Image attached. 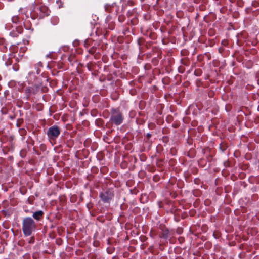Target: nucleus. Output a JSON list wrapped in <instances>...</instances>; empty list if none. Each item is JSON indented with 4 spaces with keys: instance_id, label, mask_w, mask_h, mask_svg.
<instances>
[{
    "instance_id": "obj_4",
    "label": "nucleus",
    "mask_w": 259,
    "mask_h": 259,
    "mask_svg": "<svg viewBox=\"0 0 259 259\" xmlns=\"http://www.w3.org/2000/svg\"><path fill=\"white\" fill-rule=\"evenodd\" d=\"M114 196L113 191L110 189H107L100 193V197L104 202L108 203L112 199Z\"/></svg>"
},
{
    "instance_id": "obj_8",
    "label": "nucleus",
    "mask_w": 259,
    "mask_h": 259,
    "mask_svg": "<svg viewBox=\"0 0 259 259\" xmlns=\"http://www.w3.org/2000/svg\"><path fill=\"white\" fill-rule=\"evenodd\" d=\"M25 91H26V93H28V94H35V91L34 89L31 87L26 88L25 89Z\"/></svg>"
},
{
    "instance_id": "obj_6",
    "label": "nucleus",
    "mask_w": 259,
    "mask_h": 259,
    "mask_svg": "<svg viewBox=\"0 0 259 259\" xmlns=\"http://www.w3.org/2000/svg\"><path fill=\"white\" fill-rule=\"evenodd\" d=\"M161 230L162 232L159 234L160 237L163 238L165 239H167L169 236V230L165 227H163V228H161Z\"/></svg>"
},
{
    "instance_id": "obj_17",
    "label": "nucleus",
    "mask_w": 259,
    "mask_h": 259,
    "mask_svg": "<svg viewBox=\"0 0 259 259\" xmlns=\"http://www.w3.org/2000/svg\"><path fill=\"white\" fill-rule=\"evenodd\" d=\"M223 148H224V149H222V150H223V151H224L226 149H225V147H223Z\"/></svg>"
},
{
    "instance_id": "obj_15",
    "label": "nucleus",
    "mask_w": 259,
    "mask_h": 259,
    "mask_svg": "<svg viewBox=\"0 0 259 259\" xmlns=\"http://www.w3.org/2000/svg\"><path fill=\"white\" fill-rule=\"evenodd\" d=\"M18 245H20V246H22V245H23L22 241H19L18 242Z\"/></svg>"
},
{
    "instance_id": "obj_2",
    "label": "nucleus",
    "mask_w": 259,
    "mask_h": 259,
    "mask_svg": "<svg viewBox=\"0 0 259 259\" xmlns=\"http://www.w3.org/2000/svg\"><path fill=\"white\" fill-rule=\"evenodd\" d=\"M122 113L118 109H112L111 111L110 121L116 125H119L123 122Z\"/></svg>"
},
{
    "instance_id": "obj_10",
    "label": "nucleus",
    "mask_w": 259,
    "mask_h": 259,
    "mask_svg": "<svg viewBox=\"0 0 259 259\" xmlns=\"http://www.w3.org/2000/svg\"><path fill=\"white\" fill-rule=\"evenodd\" d=\"M39 10L40 11L45 13V12L47 10V8L45 6H41L39 7Z\"/></svg>"
},
{
    "instance_id": "obj_9",
    "label": "nucleus",
    "mask_w": 259,
    "mask_h": 259,
    "mask_svg": "<svg viewBox=\"0 0 259 259\" xmlns=\"http://www.w3.org/2000/svg\"><path fill=\"white\" fill-rule=\"evenodd\" d=\"M18 17L17 16H14L12 18V21L13 23H16L18 21Z\"/></svg>"
},
{
    "instance_id": "obj_14",
    "label": "nucleus",
    "mask_w": 259,
    "mask_h": 259,
    "mask_svg": "<svg viewBox=\"0 0 259 259\" xmlns=\"http://www.w3.org/2000/svg\"><path fill=\"white\" fill-rule=\"evenodd\" d=\"M151 137V134H150V133H148L146 135V137L147 138L148 140H149Z\"/></svg>"
},
{
    "instance_id": "obj_3",
    "label": "nucleus",
    "mask_w": 259,
    "mask_h": 259,
    "mask_svg": "<svg viewBox=\"0 0 259 259\" xmlns=\"http://www.w3.org/2000/svg\"><path fill=\"white\" fill-rule=\"evenodd\" d=\"M60 134V128L56 125L50 127L47 131V135L50 139H55Z\"/></svg>"
},
{
    "instance_id": "obj_7",
    "label": "nucleus",
    "mask_w": 259,
    "mask_h": 259,
    "mask_svg": "<svg viewBox=\"0 0 259 259\" xmlns=\"http://www.w3.org/2000/svg\"><path fill=\"white\" fill-rule=\"evenodd\" d=\"M44 212L42 210H39L33 213V217L34 219L39 221L42 218Z\"/></svg>"
},
{
    "instance_id": "obj_16",
    "label": "nucleus",
    "mask_w": 259,
    "mask_h": 259,
    "mask_svg": "<svg viewBox=\"0 0 259 259\" xmlns=\"http://www.w3.org/2000/svg\"><path fill=\"white\" fill-rule=\"evenodd\" d=\"M39 72H40V70H39V69H38V70H37V74H39Z\"/></svg>"
},
{
    "instance_id": "obj_13",
    "label": "nucleus",
    "mask_w": 259,
    "mask_h": 259,
    "mask_svg": "<svg viewBox=\"0 0 259 259\" xmlns=\"http://www.w3.org/2000/svg\"><path fill=\"white\" fill-rule=\"evenodd\" d=\"M12 61L11 60L8 59L7 62H6L5 64L7 66L10 65L12 64Z\"/></svg>"
},
{
    "instance_id": "obj_5",
    "label": "nucleus",
    "mask_w": 259,
    "mask_h": 259,
    "mask_svg": "<svg viewBox=\"0 0 259 259\" xmlns=\"http://www.w3.org/2000/svg\"><path fill=\"white\" fill-rule=\"evenodd\" d=\"M23 28L22 26L17 27L15 30H13L10 33V35L12 37H15L18 36L19 34L22 33Z\"/></svg>"
},
{
    "instance_id": "obj_18",
    "label": "nucleus",
    "mask_w": 259,
    "mask_h": 259,
    "mask_svg": "<svg viewBox=\"0 0 259 259\" xmlns=\"http://www.w3.org/2000/svg\"><path fill=\"white\" fill-rule=\"evenodd\" d=\"M223 148H224V149H222V150H223V151H224L226 149H225V147H223Z\"/></svg>"
},
{
    "instance_id": "obj_1",
    "label": "nucleus",
    "mask_w": 259,
    "mask_h": 259,
    "mask_svg": "<svg viewBox=\"0 0 259 259\" xmlns=\"http://www.w3.org/2000/svg\"><path fill=\"white\" fill-rule=\"evenodd\" d=\"M35 228V223L33 219L30 217L23 219L22 229L24 235L26 236H30Z\"/></svg>"
},
{
    "instance_id": "obj_11",
    "label": "nucleus",
    "mask_w": 259,
    "mask_h": 259,
    "mask_svg": "<svg viewBox=\"0 0 259 259\" xmlns=\"http://www.w3.org/2000/svg\"><path fill=\"white\" fill-rule=\"evenodd\" d=\"M34 240H35L34 237H31L28 240V243H29V244H33L34 242Z\"/></svg>"
},
{
    "instance_id": "obj_12",
    "label": "nucleus",
    "mask_w": 259,
    "mask_h": 259,
    "mask_svg": "<svg viewBox=\"0 0 259 259\" xmlns=\"http://www.w3.org/2000/svg\"><path fill=\"white\" fill-rule=\"evenodd\" d=\"M177 233L179 234H181L182 232H183V230L181 228H178L177 229V231H176Z\"/></svg>"
}]
</instances>
